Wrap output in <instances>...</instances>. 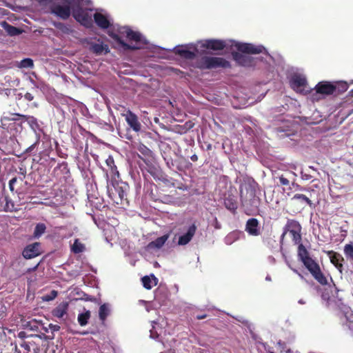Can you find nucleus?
<instances>
[{
	"mask_svg": "<svg viewBox=\"0 0 353 353\" xmlns=\"http://www.w3.org/2000/svg\"><path fill=\"white\" fill-rule=\"evenodd\" d=\"M34 66L33 60L30 58L23 59V68H32Z\"/></svg>",
	"mask_w": 353,
	"mask_h": 353,
	"instance_id": "38",
	"label": "nucleus"
},
{
	"mask_svg": "<svg viewBox=\"0 0 353 353\" xmlns=\"http://www.w3.org/2000/svg\"><path fill=\"white\" fill-rule=\"evenodd\" d=\"M125 121L128 125L136 132L141 129V124L139 121L138 117L132 111L128 110L125 114Z\"/></svg>",
	"mask_w": 353,
	"mask_h": 353,
	"instance_id": "13",
	"label": "nucleus"
},
{
	"mask_svg": "<svg viewBox=\"0 0 353 353\" xmlns=\"http://www.w3.org/2000/svg\"><path fill=\"white\" fill-rule=\"evenodd\" d=\"M245 210H246V211L251 212V211H253V210H254V209H252V208H248L246 207Z\"/></svg>",
	"mask_w": 353,
	"mask_h": 353,
	"instance_id": "48",
	"label": "nucleus"
},
{
	"mask_svg": "<svg viewBox=\"0 0 353 353\" xmlns=\"http://www.w3.org/2000/svg\"><path fill=\"white\" fill-rule=\"evenodd\" d=\"M59 26H62V24L59 23V26H57V27H59Z\"/></svg>",
	"mask_w": 353,
	"mask_h": 353,
	"instance_id": "54",
	"label": "nucleus"
},
{
	"mask_svg": "<svg viewBox=\"0 0 353 353\" xmlns=\"http://www.w3.org/2000/svg\"><path fill=\"white\" fill-rule=\"evenodd\" d=\"M19 68H21V67H22V61L19 63Z\"/></svg>",
	"mask_w": 353,
	"mask_h": 353,
	"instance_id": "50",
	"label": "nucleus"
},
{
	"mask_svg": "<svg viewBox=\"0 0 353 353\" xmlns=\"http://www.w3.org/2000/svg\"><path fill=\"white\" fill-rule=\"evenodd\" d=\"M169 238V234H164L162 236L158 237L154 241L150 242L147 245V249L154 250V249H160L165 244L166 241Z\"/></svg>",
	"mask_w": 353,
	"mask_h": 353,
	"instance_id": "20",
	"label": "nucleus"
},
{
	"mask_svg": "<svg viewBox=\"0 0 353 353\" xmlns=\"http://www.w3.org/2000/svg\"><path fill=\"white\" fill-rule=\"evenodd\" d=\"M11 194L5 196L6 203L3 205L4 212H17L21 210L22 201L20 195L22 194V178L14 176L8 183Z\"/></svg>",
	"mask_w": 353,
	"mask_h": 353,
	"instance_id": "2",
	"label": "nucleus"
},
{
	"mask_svg": "<svg viewBox=\"0 0 353 353\" xmlns=\"http://www.w3.org/2000/svg\"><path fill=\"white\" fill-rule=\"evenodd\" d=\"M41 253V243L39 242L28 245L25 248H23V258L25 259H32L38 256Z\"/></svg>",
	"mask_w": 353,
	"mask_h": 353,
	"instance_id": "8",
	"label": "nucleus"
},
{
	"mask_svg": "<svg viewBox=\"0 0 353 353\" xmlns=\"http://www.w3.org/2000/svg\"><path fill=\"white\" fill-rule=\"evenodd\" d=\"M90 318V312L89 310L79 314L78 315V322L81 326L87 325L89 319Z\"/></svg>",
	"mask_w": 353,
	"mask_h": 353,
	"instance_id": "32",
	"label": "nucleus"
},
{
	"mask_svg": "<svg viewBox=\"0 0 353 353\" xmlns=\"http://www.w3.org/2000/svg\"><path fill=\"white\" fill-rule=\"evenodd\" d=\"M93 18L96 24L102 29H107L110 26L107 17L100 12L94 13Z\"/></svg>",
	"mask_w": 353,
	"mask_h": 353,
	"instance_id": "18",
	"label": "nucleus"
},
{
	"mask_svg": "<svg viewBox=\"0 0 353 353\" xmlns=\"http://www.w3.org/2000/svg\"><path fill=\"white\" fill-rule=\"evenodd\" d=\"M296 188H297L298 190H305V188H303V187L300 186L299 185H296Z\"/></svg>",
	"mask_w": 353,
	"mask_h": 353,
	"instance_id": "45",
	"label": "nucleus"
},
{
	"mask_svg": "<svg viewBox=\"0 0 353 353\" xmlns=\"http://www.w3.org/2000/svg\"><path fill=\"white\" fill-rule=\"evenodd\" d=\"M105 163H106L107 165L110 168V174H111L112 176L114 179H116V178H119V172L117 170V166H116V165L114 163V160L113 157L110 156L106 159Z\"/></svg>",
	"mask_w": 353,
	"mask_h": 353,
	"instance_id": "25",
	"label": "nucleus"
},
{
	"mask_svg": "<svg viewBox=\"0 0 353 353\" xmlns=\"http://www.w3.org/2000/svg\"><path fill=\"white\" fill-rule=\"evenodd\" d=\"M201 46L214 51L221 50L226 47V42L221 39H207L202 43Z\"/></svg>",
	"mask_w": 353,
	"mask_h": 353,
	"instance_id": "10",
	"label": "nucleus"
},
{
	"mask_svg": "<svg viewBox=\"0 0 353 353\" xmlns=\"http://www.w3.org/2000/svg\"><path fill=\"white\" fill-rule=\"evenodd\" d=\"M344 254L347 259L353 261V242H350L344 246Z\"/></svg>",
	"mask_w": 353,
	"mask_h": 353,
	"instance_id": "34",
	"label": "nucleus"
},
{
	"mask_svg": "<svg viewBox=\"0 0 353 353\" xmlns=\"http://www.w3.org/2000/svg\"><path fill=\"white\" fill-rule=\"evenodd\" d=\"M206 316H207V315H206V314L197 315V316H196V319H198V320L204 319H205V318H206Z\"/></svg>",
	"mask_w": 353,
	"mask_h": 353,
	"instance_id": "43",
	"label": "nucleus"
},
{
	"mask_svg": "<svg viewBox=\"0 0 353 353\" xmlns=\"http://www.w3.org/2000/svg\"><path fill=\"white\" fill-rule=\"evenodd\" d=\"M326 253L330 259V262L341 272L343 268V262L344 261L342 255L333 250L327 251Z\"/></svg>",
	"mask_w": 353,
	"mask_h": 353,
	"instance_id": "14",
	"label": "nucleus"
},
{
	"mask_svg": "<svg viewBox=\"0 0 353 353\" xmlns=\"http://www.w3.org/2000/svg\"><path fill=\"white\" fill-rule=\"evenodd\" d=\"M142 284L143 287L147 290H150L153 286L157 285L158 279L154 274H151V276H144L141 279Z\"/></svg>",
	"mask_w": 353,
	"mask_h": 353,
	"instance_id": "23",
	"label": "nucleus"
},
{
	"mask_svg": "<svg viewBox=\"0 0 353 353\" xmlns=\"http://www.w3.org/2000/svg\"><path fill=\"white\" fill-rule=\"evenodd\" d=\"M292 200L299 201L301 203H305L310 208H314V205L311 199L303 194H295L292 198Z\"/></svg>",
	"mask_w": 353,
	"mask_h": 353,
	"instance_id": "27",
	"label": "nucleus"
},
{
	"mask_svg": "<svg viewBox=\"0 0 353 353\" xmlns=\"http://www.w3.org/2000/svg\"><path fill=\"white\" fill-rule=\"evenodd\" d=\"M110 308L107 303L102 304L99 310V316L101 321H105L110 314Z\"/></svg>",
	"mask_w": 353,
	"mask_h": 353,
	"instance_id": "29",
	"label": "nucleus"
},
{
	"mask_svg": "<svg viewBox=\"0 0 353 353\" xmlns=\"http://www.w3.org/2000/svg\"><path fill=\"white\" fill-rule=\"evenodd\" d=\"M68 307V303H61L52 312L54 316L62 318L67 312Z\"/></svg>",
	"mask_w": 353,
	"mask_h": 353,
	"instance_id": "26",
	"label": "nucleus"
},
{
	"mask_svg": "<svg viewBox=\"0 0 353 353\" xmlns=\"http://www.w3.org/2000/svg\"><path fill=\"white\" fill-rule=\"evenodd\" d=\"M293 271H294V272H296V273H298V272H297V270H296L293 269Z\"/></svg>",
	"mask_w": 353,
	"mask_h": 353,
	"instance_id": "52",
	"label": "nucleus"
},
{
	"mask_svg": "<svg viewBox=\"0 0 353 353\" xmlns=\"http://www.w3.org/2000/svg\"><path fill=\"white\" fill-rule=\"evenodd\" d=\"M123 33L130 41H134L135 42H140L141 41V34L132 30L130 28H125Z\"/></svg>",
	"mask_w": 353,
	"mask_h": 353,
	"instance_id": "24",
	"label": "nucleus"
},
{
	"mask_svg": "<svg viewBox=\"0 0 353 353\" xmlns=\"http://www.w3.org/2000/svg\"><path fill=\"white\" fill-rule=\"evenodd\" d=\"M196 67L201 70H210L218 68H228L231 65L222 57L203 56L196 61Z\"/></svg>",
	"mask_w": 353,
	"mask_h": 353,
	"instance_id": "5",
	"label": "nucleus"
},
{
	"mask_svg": "<svg viewBox=\"0 0 353 353\" xmlns=\"http://www.w3.org/2000/svg\"><path fill=\"white\" fill-rule=\"evenodd\" d=\"M352 92H353V90H352Z\"/></svg>",
	"mask_w": 353,
	"mask_h": 353,
	"instance_id": "57",
	"label": "nucleus"
},
{
	"mask_svg": "<svg viewBox=\"0 0 353 353\" xmlns=\"http://www.w3.org/2000/svg\"><path fill=\"white\" fill-rule=\"evenodd\" d=\"M46 230V225L43 223H39L35 225L32 238L33 239H39Z\"/></svg>",
	"mask_w": 353,
	"mask_h": 353,
	"instance_id": "28",
	"label": "nucleus"
},
{
	"mask_svg": "<svg viewBox=\"0 0 353 353\" xmlns=\"http://www.w3.org/2000/svg\"><path fill=\"white\" fill-rule=\"evenodd\" d=\"M18 353H21L20 352H19Z\"/></svg>",
	"mask_w": 353,
	"mask_h": 353,
	"instance_id": "56",
	"label": "nucleus"
},
{
	"mask_svg": "<svg viewBox=\"0 0 353 353\" xmlns=\"http://www.w3.org/2000/svg\"><path fill=\"white\" fill-rule=\"evenodd\" d=\"M175 54L185 59H194L196 57V52L190 51L185 46L175 48Z\"/></svg>",
	"mask_w": 353,
	"mask_h": 353,
	"instance_id": "22",
	"label": "nucleus"
},
{
	"mask_svg": "<svg viewBox=\"0 0 353 353\" xmlns=\"http://www.w3.org/2000/svg\"><path fill=\"white\" fill-rule=\"evenodd\" d=\"M270 353H274V352H270Z\"/></svg>",
	"mask_w": 353,
	"mask_h": 353,
	"instance_id": "55",
	"label": "nucleus"
},
{
	"mask_svg": "<svg viewBox=\"0 0 353 353\" xmlns=\"http://www.w3.org/2000/svg\"><path fill=\"white\" fill-rule=\"evenodd\" d=\"M307 85V81L305 77L300 75H296L292 77L291 80V86L294 90H299L302 91L304 90Z\"/></svg>",
	"mask_w": 353,
	"mask_h": 353,
	"instance_id": "19",
	"label": "nucleus"
},
{
	"mask_svg": "<svg viewBox=\"0 0 353 353\" xmlns=\"http://www.w3.org/2000/svg\"><path fill=\"white\" fill-rule=\"evenodd\" d=\"M34 148V145L30 146L26 150V152H29L31 151L32 148Z\"/></svg>",
	"mask_w": 353,
	"mask_h": 353,
	"instance_id": "44",
	"label": "nucleus"
},
{
	"mask_svg": "<svg viewBox=\"0 0 353 353\" xmlns=\"http://www.w3.org/2000/svg\"><path fill=\"white\" fill-rule=\"evenodd\" d=\"M76 1L79 3L80 0H63L64 5L54 3L50 6V12L63 20H66L71 15V7L76 4Z\"/></svg>",
	"mask_w": 353,
	"mask_h": 353,
	"instance_id": "6",
	"label": "nucleus"
},
{
	"mask_svg": "<svg viewBox=\"0 0 353 353\" xmlns=\"http://www.w3.org/2000/svg\"><path fill=\"white\" fill-rule=\"evenodd\" d=\"M294 244L298 245L297 256L305 268L314 279L322 285L327 284V279L321 270L319 264L313 259L303 243H301V230L290 232Z\"/></svg>",
	"mask_w": 353,
	"mask_h": 353,
	"instance_id": "1",
	"label": "nucleus"
},
{
	"mask_svg": "<svg viewBox=\"0 0 353 353\" xmlns=\"http://www.w3.org/2000/svg\"><path fill=\"white\" fill-rule=\"evenodd\" d=\"M38 265H39V263H37V264L35 265L34 268H37V266H38Z\"/></svg>",
	"mask_w": 353,
	"mask_h": 353,
	"instance_id": "53",
	"label": "nucleus"
},
{
	"mask_svg": "<svg viewBox=\"0 0 353 353\" xmlns=\"http://www.w3.org/2000/svg\"><path fill=\"white\" fill-rule=\"evenodd\" d=\"M32 347L33 350L35 351L34 345L31 344L29 342L23 341V350H26L27 352H30L31 351Z\"/></svg>",
	"mask_w": 353,
	"mask_h": 353,
	"instance_id": "39",
	"label": "nucleus"
},
{
	"mask_svg": "<svg viewBox=\"0 0 353 353\" xmlns=\"http://www.w3.org/2000/svg\"><path fill=\"white\" fill-rule=\"evenodd\" d=\"M58 292L56 290H52L49 294L44 296L43 300L50 301L54 299L57 296Z\"/></svg>",
	"mask_w": 353,
	"mask_h": 353,
	"instance_id": "37",
	"label": "nucleus"
},
{
	"mask_svg": "<svg viewBox=\"0 0 353 353\" xmlns=\"http://www.w3.org/2000/svg\"><path fill=\"white\" fill-rule=\"evenodd\" d=\"M18 336H19V338L22 339V336H23L22 331H21V332H19L18 333Z\"/></svg>",
	"mask_w": 353,
	"mask_h": 353,
	"instance_id": "47",
	"label": "nucleus"
},
{
	"mask_svg": "<svg viewBox=\"0 0 353 353\" xmlns=\"http://www.w3.org/2000/svg\"><path fill=\"white\" fill-rule=\"evenodd\" d=\"M22 115L19 114H10L9 116L3 117V119L5 121H19Z\"/></svg>",
	"mask_w": 353,
	"mask_h": 353,
	"instance_id": "36",
	"label": "nucleus"
},
{
	"mask_svg": "<svg viewBox=\"0 0 353 353\" xmlns=\"http://www.w3.org/2000/svg\"><path fill=\"white\" fill-rule=\"evenodd\" d=\"M234 46L239 52H232V58L239 65L243 66L253 65L254 59L248 54H260L265 50L262 46H254L252 43H236Z\"/></svg>",
	"mask_w": 353,
	"mask_h": 353,
	"instance_id": "3",
	"label": "nucleus"
},
{
	"mask_svg": "<svg viewBox=\"0 0 353 353\" xmlns=\"http://www.w3.org/2000/svg\"><path fill=\"white\" fill-rule=\"evenodd\" d=\"M85 250V245L82 243L79 239H76L74 241V243L71 246V251L74 254H79Z\"/></svg>",
	"mask_w": 353,
	"mask_h": 353,
	"instance_id": "30",
	"label": "nucleus"
},
{
	"mask_svg": "<svg viewBox=\"0 0 353 353\" xmlns=\"http://www.w3.org/2000/svg\"><path fill=\"white\" fill-rule=\"evenodd\" d=\"M196 230V227L194 224L190 225L188 230V232L179 237L178 241L179 245H184L188 244L195 234Z\"/></svg>",
	"mask_w": 353,
	"mask_h": 353,
	"instance_id": "17",
	"label": "nucleus"
},
{
	"mask_svg": "<svg viewBox=\"0 0 353 353\" xmlns=\"http://www.w3.org/2000/svg\"><path fill=\"white\" fill-rule=\"evenodd\" d=\"M27 121L31 128L32 130L36 131V129L38 128V124L35 119L33 117H28L26 115H23V122Z\"/></svg>",
	"mask_w": 353,
	"mask_h": 353,
	"instance_id": "35",
	"label": "nucleus"
},
{
	"mask_svg": "<svg viewBox=\"0 0 353 353\" xmlns=\"http://www.w3.org/2000/svg\"><path fill=\"white\" fill-rule=\"evenodd\" d=\"M5 24V29L6 32L10 34V36H14L17 35L19 34H21L22 32V30L19 28H17L14 26H12L6 22H4Z\"/></svg>",
	"mask_w": 353,
	"mask_h": 353,
	"instance_id": "33",
	"label": "nucleus"
},
{
	"mask_svg": "<svg viewBox=\"0 0 353 353\" xmlns=\"http://www.w3.org/2000/svg\"><path fill=\"white\" fill-rule=\"evenodd\" d=\"M280 183L283 185H288L290 184L289 180L285 178L283 175L279 176Z\"/></svg>",
	"mask_w": 353,
	"mask_h": 353,
	"instance_id": "40",
	"label": "nucleus"
},
{
	"mask_svg": "<svg viewBox=\"0 0 353 353\" xmlns=\"http://www.w3.org/2000/svg\"><path fill=\"white\" fill-rule=\"evenodd\" d=\"M107 192L111 200L117 204H123V201L128 203V193L130 191L129 185L123 181L112 183V187L107 185Z\"/></svg>",
	"mask_w": 353,
	"mask_h": 353,
	"instance_id": "4",
	"label": "nucleus"
},
{
	"mask_svg": "<svg viewBox=\"0 0 353 353\" xmlns=\"http://www.w3.org/2000/svg\"><path fill=\"white\" fill-rule=\"evenodd\" d=\"M24 97L28 100V101H32L33 99V97L32 95L30 94V93H28L27 92L25 95H24Z\"/></svg>",
	"mask_w": 353,
	"mask_h": 353,
	"instance_id": "41",
	"label": "nucleus"
},
{
	"mask_svg": "<svg viewBox=\"0 0 353 353\" xmlns=\"http://www.w3.org/2000/svg\"><path fill=\"white\" fill-rule=\"evenodd\" d=\"M72 16L82 26L90 28L92 25V19L87 9H83L79 4L72 7Z\"/></svg>",
	"mask_w": 353,
	"mask_h": 353,
	"instance_id": "7",
	"label": "nucleus"
},
{
	"mask_svg": "<svg viewBox=\"0 0 353 353\" xmlns=\"http://www.w3.org/2000/svg\"><path fill=\"white\" fill-rule=\"evenodd\" d=\"M302 227L299 221L294 219H288L283 228V234L281 236V243H283L284 238L288 232L301 230Z\"/></svg>",
	"mask_w": 353,
	"mask_h": 353,
	"instance_id": "12",
	"label": "nucleus"
},
{
	"mask_svg": "<svg viewBox=\"0 0 353 353\" xmlns=\"http://www.w3.org/2000/svg\"><path fill=\"white\" fill-rule=\"evenodd\" d=\"M299 302V303H301V304H303V303H305V302H304V301H303L302 300H300Z\"/></svg>",
	"mask_w": 353,
	"mask_h": 353,
	"instance_id": "51",
	"label": "nucleus"
},
{
	"mask_svg": "<svg viewBox=\"0 0 353 353\" xmlns=\"http://www.w3.org/2000/svg\"><path fill=\"white\" fill-rule=\"evenodd\" d=\"M335 88L334 83L329 81H321L314 88L316 93L324 95L334 94Z\"/></svg>",
	"mask_w": 353,
	"mask_h": 353,
	"instance_id": "9",
	"label": "nucleus"
},
{
	"mask_svg": "<svg viewBox=\"0 0 353 353\" xmlns=\"http://www.w3.org/2000/svg\"><path fill=\"white\" fill-rule=\"evenodd\" d=\"M245 230L251 236H259L260 234V224L258 219H249L246 222Z\"/></svg>",
	"mask_w": 353,
	"mask_h": 353,
	"instance_id": "11",
	"label": "nucleus"
},
{
	"mask_svg": "<svg viewBox=\"0 0 353 353\" xmlns=\"http://www.w3.org/2000/svg\"><path fill=\"white\" fill-rule=\"evenodd\" d=\"M108 34L114 41L122 46L125 50H134L140 48L138 46H132L125 43L117 34L110 32Z\"/></svg>",
	"mask_w": 353,
	"mask_h": 353,
	"instance_id": "21",
	"label": "nucleus"
},
{
	"mask_svg": "<svg viewBox=\"0 0 353 353\" xmlns=\"http://www.w3.org/2000/svg\"><path fill=\"white\" fill-rule=\"evenodd\" d=\"M334 83V87H335V94H339L345 92L348 88V85L346 82H335Z\"/></svg>",
	"mask_w": 353,
	"mask_h": 353,
	"instance_id": "31",
	"label": "nucleus"
},
{
	"mask_svg": "<svg viewBox=\"0 0 353 353\" xmlns=\"http://www.w3.org/2000/svg\"><path fill=\"white\" fill-rule=\"evenodd\" d=\"M89 45V50L96 55L107 54L110 52V49L107 44L90 42Z\"/></svg>",
	"mask_w": 353,
	"mask_h": 353,
	"instance_id": "15",
	"label": "nucleus"
},
{
	"mask_svg": "<svg viewBox=\"0 0 353 353\" xmlns=\"http://www.w3.org/2000/svg\"><path fill=\"white\" fill-rule=\"evenodd\" d=\"M1 211H4L3 210V206L0 205V212H1Z\"/></svg>",
	"mask_w": 353,
	"mask_h": 353,
	"instance_id": "49",
	"label": "nucleus"
},
{
	"mask_svg": "<svg viewBox=\"0 0 353 353\" xmlns=\"http://www.w3.org/2000/svg\"><path fill=\"white\" fill-rule=\"evenodd\" d=\"M224 205L232 214H236L238 208V201L236 196L232 194H228L224 199Z\"/></svg>",
	"mask_w": 353,
	"mask_h": 353,
	"instance_id": "16",
	"label": "nucleus"
},
{
	"mask_svg": "<svg viewBox=\"0 0 353 353\" xmlns=\"http://www.w3.org/2000/svg\"><path fill=\"white\" fill-rule=\"evenodd\" d=\"M190 159H191L192 161L196 162V161H198V157H197V155H196V154H193V155H192V156L190 157Z\"/></svg>",
	"mask_w": 353,
	"mask_h": 353,
	"instance_id": "42",
	"label": "nucleus"
},
{
	"mask_svg": "<svg viewBox=\"0 0 353 353\" xmlns=\"http://www.w3.org/2000/svg\"><path fill=\"white\" fill-rule=\"evenodd\" d=\"M251 202H252V206H254V210H256V208H257V205H253L255 203V199H254Z\"/></svg>",
	"mask_w": 353,
	"mask_h": 353,
	"instance_id": "46",
	"label": "nucleus"
}]
</instances>
